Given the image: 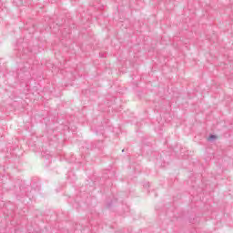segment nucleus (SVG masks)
<instances>
[{
    "label": "nucleus",
    "instance_id": "1",
    "mask_svg": "<svg viewBox=\"0 0 233 233\" xmlns=\"http://www.w3.org/2000/svg\"><path fill=\"white\" fill-rule=\"evenodd\" d=\"M90 148H98V150H101L103 148V141H98L95 146H92Z\"/></svg>",
    "mask_w": 233,
    "mask_h": 233
},
{
    "label": "nucleus",
    "instance_id": "2",
    "mask_svg": "<svg viewBox=\"0 0 233 233\" xmlns=\"http://www.w3.org/2000/svg\"><path fill=\"white\" fill-rule=\"evenodd\" d=\"M218 139V137L216 135H210L208 137V141H216Z\"/></svg>",
    "mask_w": 233,
    "mask_h": 233
},
{
    "label": "nucleus",
    "instance_id": "3",
    "mask_svg": "<svg viewBox=\"0 0 233 233\" xmlns=\"http://www.w3.org/2000/svg\"><path fill=\"white\" fill-rule=\"evenodd\" d=\"M144 187L147 188L148 187H150V183L147 182L146 184H144Z\"/></svg>",
    "mask_w": 233,
    "mask_h": 233
},
{
    "label": "nucleus",
    "instance_id": "4",
    "mask_svg": "<svg viewBox=\"0 0 233 233\" xmlns=\"http://www.w3.org/2000/svg\"><path fill=\"white\" fill-rule=\"evenodd\" d=\"M107 207H108V208L112 207V203H109V204L107 205Z\"/></svg>",
    "mask_w": 233,
    "mask_h": 233
},
{
    "label": "nucleus",
    "instance_id": "5",
    "mask_svg": "<svg viewBox=\"0 0 233 233\" xmlns=\"http://www.w3.org/2000/svg\"><path fill=\"white\" fill-rule=\"evenodd\" d=\"M122 152H125V149H123Z\"/></svg>",
    "mask_w": 233,
    "mask_h": 233
}]
</instances>
